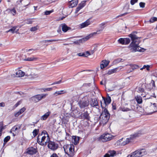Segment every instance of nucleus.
<instances>
[{
    "label": "nucleus",
    "instance_id": "obj_1",
    "mask_svg": "<svg viewBox=\"0 0 157 157\" xmlns=\"http://www.w3.org/2000/svg\"><path fill=\"white\" fill-rule=\"evenodd\" d=\"M135 32H133L129 35L132 42L129 45L128 47L130 50L132 52L139 51L144 52L145 49L139 47L138 44L140 42V37L135 34Z\"/></svg>",
    "mask_w": 157,
    "mask_h": 157
},
{
    "label": "nucleus",
    "instance_id": "obj_2",
    "mask_svg": "<svg viewBox=\"0 0 157 157\" xmlns=\"http://www.w3.org/2000/svg\"><path fill=\"white\" fill-rule=\"evenodd\" d=\"M49 137L47 132L44 131L41 134H39L37 136V142L41 145H46L47 143L49 141Z\"/></svg>",
    "mask_w": 157,
    "mask_h": 157
},
{
    "label": "nucleus",
    "instance_id": "obj_3",
    "mask_svg": "<svg viewBox=\"0 0 157 157\" xmlns=\"http://www.w3.org/2000/svg\"><path fill=\"white\" fill-rule=\"evenodd\" d=\"M140 134V133H136L132 135H131L130 138H127L126 140L122 138L118 140L116 142L117 144V145H125L128 144L130 141L131 140H133L134 138L139 136Z\"/></svg>",
    "mask_w": 157,
    "mask_h": 157
},
{
    "label": "nucleus",
    "instance_id": "obj_4",
    "mask_svg": "<svg viewBox=\"0 0 157 157\" xmlns=\"http://www.w3.org/2000/svg\"><path fill=\"white\" fill-rule=\"evenodd\" d=\"M110 117L109 114L107 109L105 108L102 111L100 116L101 121L100 123L103 125L106 124L108 122Z\"/></svg>",
    "mask_w": 157,
    "mask_h": 157
},
{
    "label": "nucleus",
    "instance_id": "obj_5",
    "mask_svg": "<svg viewBox=\"0 0 157 157\" xmlns=\"http://www.w3.org/2000/svg\"><path fill=\"white\" fill-rule=\"evenodd\" d=\"M74 146L72 144L64 145L63 148L65 153L68 156L72 157L74 155Z\"/></svg>",
    "mask_w": 157,
    "mask_h": 157
},
{
    "label": "nucleus",
    "instance_id": "obj_6",
    "mask_svg": "<svg viewBox=\"0 0 157 157\" xmlns=\"http://www.w3.org/2000/svg\"><path fill=\"white\" fill-rule=\"evenodd\" d=\"M147 154L145 150L142 149L140 150H137L128 155V157H141Z\"/></svg>",
    "mask_w": 157,
    "mask_h": 157
},
{
    "label": "nucleus",
    "instance_id": "obj_7",
    "mask_svg": "<svg viewBox=\"0 0 157 157\" xmlns=\"http://www.w3.org/2000/svg\"><path fill=\"white\" fill-rule=\"evenodd\" d=\"M78 104L80 108H85L89 106V100L88 98L85 97L82 98L81 100L78 101Z\"/></svg>",
    "mask_w": 157,
    "mask_h": 157
},
{
    "label": "nucleus",
    "instance_id": "obj_8",
    "mask_svg": "<svg viewBox=\"0 0 157 157\" xmlns=\"http://www.w3.org/2000/svg\"><path fill=\"white\" fill-rule=\"evenodd\" d=\"M113 136L112 135L109 134H104L102 135L99 137V140L103 142H105L111 140Z\"/></svg>",
    "mask_w": 157,
    "mask_h": 157
},
{
    "label": "nucleus",
    "instance_id": "obj_9",
    "mask_svg": "<svg viewBox=\"0 0 157 157\" xmlns=\"http://www.w3.org/2000/svg\"><path fill=\"white\" fill-rule=\"evenodd\" d=\"M48 95L47 94H42L36 95L31 98L32 100L35 102H37L42 99L45 98Z\"/></svg>",
    "mask_w": 157,
    "mask_h": 157
},
{
    "label": "nucleus",
    "instance_id": "obj_10",
    "mask_svg": "<svg viewBox=\"0 0 157 157\" xmlns=\"http://www.w3.org/2000/svg\"><path fill=\"white\" fill-rule=\"evenodd\" d=\"M48 146L49 149L53 151H55L59 147V146L58 144L54 142L49 141L48 142Z\"/></svg>",
    "mask_w": 157,
    "mask_h": 157
},
{
    "label": "nucleus",
    "instance_id": "obj_11",
    "mask_svg": "<svg viewBox=\"0 0 157 157\" xmlns=\"http://www.w3.org/2000/svg\"><path fill=\"white\" fill-rule=\"evenodd\" d=\"M79 117L81 119L86 120L87 121L90 120V119L89 114L87 111H85L84 113H82Z\"/></svg>",
    "mask_w": 157,
    "mask_h": 157
},
{
    "label": "nucleus",
    "instance_id": "obj_12",
    "mask_svg": "<svg viewBox=\"0 0 157 157\" xmlns=\"http://www.w3.org/2000/svg\"><path fill=\"white\" fill-rule=\"evenodd\" d=\"M37 152V148H35L33 147H29L27 149V153L30 155L35 154Z\"/></svg>",
    "mask_w": 157,
    "mask_h": 157
},
{
    "label": "nucleus",
    "instance_id": "obj_13",
    "mask_svg": "<svg viewBox=\"0 0 157 157\" xmlns=\"http://www.w3.org/2000/svg\"><path fill=\"white\" fill-rule=\"evenodd\" d=\"M116 155V152L114 150H109L108 152L106 154L104 157H113Z\"/></svg>",
    "mask_w": 157,
    "mask_h": 157
},
{
    "label": "nucleus",
    "instance_id": "obj_14",
    "mask_svg": "<svg viewBox=\"0 0 157 157\" xmlns=\"http://www.w3.org/2000/svg\"><path fill=\"white\" fill-rule=\"evenodd\" d=\"M89 104L92 107H95L98 105V103L97 99H92L89 102Z\"/></svg>",
    "mask_w": 157,
    "mask_h": 157
},
{
    "label": "nucleus",
    "instance_id": "obj_15",
    "mask_svg": "<svg viewBox=\"0 0 157 157\" xmlns=\"http://www.w3.org/2000/svg\"><path fill=\"white\" fill-rule=\"evenodd\" d=\"M109 62V61L105 59L102 60L100 64L101 69H102L107 67L108 65Z\"/></svg>",
    "mask_w": 157,
    "mask_h": 157
},
{
    "label": "nucleus",
    "instance_id": "obj_16",
    "mask_svg": "<svg viewBox=\"0 0 157 157\" xmlns=\"http://www.w3.org/2000/svg\"><path fill=\"white\" fill-rule=\"evenodd\" d=\"M150 109L153 111V112H155L157 111V105L155 103H151L150 105Z\"/></svg>",
    "mask_w": 157,
    "mask_h": 157
},
{
    "label": "nucleus",
    "instance_id": "obj_17",
    "mask_svg": "<svg viewBox=\"0 0 157 157\" xmlns=\"http://www.w3.org/2000/svg\"><path fill=\"white\" fill-rule=\"evenodd\" d=\"M91 23L90 20L88 19L86 20L85 22L81 24L80 27L81 28H85L90 25L91 24Z\"/></svg>",
    "mask_w": 157,
    "mask_h": 157
},
{
    "label": "nucleus",
    "instance_id": "obj_18",
    "mask_svg": "<svg viewBox=\"0 0 157 157\" xmlns=\"http://www.w3.org/2000/svg\"><path fill=\"white\" fill-rule=\"evenodd\" d=\"M51 114V112L50 111H49L48 112L41 117L40 119L42 120H46Z\"/></svg>",
    "mask_w": 157,
    "mask_h": 157
},
{
    "label": "nucleus",
    "instance_id": "obj_19",
    "mask_svg": "<svg viewBox=\"0 0 157 157\" xmlns=\"http://www.w3.org/2000/svg\"><path fill=\"white\" fill-rule=\"evenodd\" d=\"M103 99L104 101V105H106L109 104L111 102V99L110 97L109 96L107 97L106 99H105L104 97H103Z\"/></svg>",
    "mask_w": 157,
    "mask_h": 157
},
{
    "label": "nucleus",
    "instance_id": "obj_20",
    "mask_svg": "<svg viewBox=\"0 0 157 157\" xmlns=\"http://www.w3.org/2000/svg\"><path fill=\"white\" fill-rule=\"evenodd\" d=\"M78 3V0H72L70 2V6L73 8L76 6Z\"/></svg>",
    "mask_w": 157,
    "mask_h": 157
},
{
    "label": "nucleus",
    "instance_id": "obj_21",
    "mask_svg": "<svg viewBox=\"0 0 157 157\" xmlns=\"http://www.w3.org/2000/svg\"><path fill=\"white\" fill-rule=\"evenodd\" d=\"M25 75V73L21 70H18L16 73V76L17 77H22Z\"/></svg>",
    "mask_w": 157,
    "mask_h": 157
},
{
    "label": "nucleus",
    "instance_id": "obj_22",
    "mask_svg": "<svg viewBox=\"0 0 157 157\" xmlns=\"http://www.w3.org/2000/svg\"><path fill=\"white\" fill-rule=\"evenodd\" d=\"M70 29V28L67 26L65 24H62V31L63 32H66L68 30Z\"/></svg>",
    "mask_w": 157,
    "mask_h": 157
},
{
    "label": "nucleus",
    "instance_id": "obj_23",
    "mask_svg": "<svg viewBox=\"0 0 157 157\" xmlns=\"http://www.w3.org/2000/svg\"><path fill=\"white\" fill-rule=\"evenodd\" d=\"M90 36H90V35H89V36H86V37H85L84 38H82L80 40H78V42L80 43H83L84 42H85V41H86V40H88L90 38Z\"/></svg>",
    "mask_w": 157,
    "mask_h": 157
},
{
    "label": "nucleus",
    "instance_id": "obj_24",
    "mask_svg": "<svg viewBox=\"0 0 157 157\" xmlns=\"http://www.w3.org/2000/svg\"><path fill=\"white\" fill-rule=\"evenodd\" d=\"M137 105L135 103L132 104L131 105V108L129 109L131 110H133L134 111H136V109L137 108Z\"/></svg>",
    "mask_w": 157,
    "mask_h": 157
},
{
    "label": "nucleus",
    "instance_id": "obj_25",
    "mask_svg": "<svg viewBox=\"0 0 157 157\" xmlns=\"http://www.w3.org/2000/svg\"><path fill=\"white\" fill-rule=\"evenodd\" d=\"M66 93V91H64V90H61L60 91H56L54 94V95L56 96L58 95H60Z\"/></svg>",
    "mask_w": 157,
    "mask_h": 157
},
{
    "label": "nucleus",
    "instance_id": "obj_26",
    "mask_svg": "<svg viewBox=\"0 0 157 157\" xmlns=\"http://www.w3.org/2000/svg\"><path fill=\"white\" fill-rule=\"evenodd\" d=\"M21 125H17L16 126H14L12 129V130L14 132L20 129L21 128Z\"/></svg>",
    "mask_w": 157,
    "mask_h": 157
},
{
    "label": "nucleus",
    "instance_id": "obj_27",
    "mask_svg": "<svg viewBox=\"0 0 157 157\" xmlns=\"http://www.w3.org/2000/svg\"><path fill=\"white\" fill-rule=\"evenodd\" d=\"M137 89L138 90L137 91L139 92H143L144 90L143 87V85L141 84H140L139 86L137 87Z\"/></svg>",
    "mask_w": 157,
    "mask_h": 157
},
{
    "label": "nucleus",
    "instance_id": "obj_28",
    "mask_svg": "<svg viewBox=\"0 0 157 157\" xmlns=\"http://www.w3.org/2000/svg\"><path fill=\"white\" fill-rule=\"evenodd\" d=\"M136 99L138 103L141 104L142 103V100L141 97L140 96H137L136 97Z\"/></svg>",
    "mask_w": 157,
    "mask_h": 157
},
{
    "label": "nucleus",
    "instance_id": "obj_29",
    "mask_svg": "<svg viewBox=\"0 0 157 157\" xmlns=\"http://www.w3.org/2000/svg\"><path fill=\"white\" fill-rule=\"evenodd\" d=\"M38 59L37 57H34L28 58L25 59V60L28 61H36Z\"/></svg>",
    "mask_w": 157,
    "mask_h": 157
},
{
    "label": "nucleus",
    "instance_id": "obj_30",
    "mask_svg": "<svg viewBox=\"0 0 157 157\" xmlns=\"http://www.w3.org/2000/svg\"><path fill=\"white\" fill-rule=\"evenodd\" d=\"M129 65L132 70L139 68V67L136 64H130Z\"/></svg>",
    "mask_w": 157,
    "mask_h": 157
},
{
    "label": "nucleus",
    "instance_id": "obj_31",
    "mask_svg": "<svg viewBox=\"0 0 157 157\" xmlns=\"http://www.w3.org/2000/svg\"><path fill=\"white\" fill-rule=\"evenodd\" d=\"M117 70V68H114L113 69H112L110 71H109L108 72L107 74L108 75H111L112 74H113L114 73L116 72Z\"/></svg>",
    "mask_w": 157,
    "mask_h": 157
},
{
    "label": "nucleus",
    "instance_id": "obj_32",
    "mask_svg": "<svg viewBox=\"0 0 157 157\" xmlns=\"http://www.w3.org/2000/svg\"><path fill=\"white\" fill-rule=\"evenodd\" d=\"M39 132V129H34L33 132V135L34 137L36 136L38 134Z\"/></svg>",
    "mask_w": 157,
    "mask_h": 157
},
{
    "label": "nucleus",
    "instance_id": "obj_33",
    "mask_svg": "<svg viewBox=\"0 0 157 157\" xmlns=\"http://www.w3.org/2000/svg\"><path fill=\"white\" fill-rule=\"evenodd\" d=\"M124 44H128L130 42V39L129 38H124Z\"/></svg>",
    "mask_w": 157,
    "mask_h": 157
},
{
    "label": "nucleus",
    "instance_id": "obj_34",
    "mask_svg": "<svg viewBox=\"0 0 157 157\" xmlns=\"http://www.w3.org/2000/svg\"><path fill=\"white\" fill-rule=\"evenodd\" d=\"M149 85L151 86L150 89H152L153 87H155V81L153 80H152L151 82L149 83Z\"/></svg>",
    "mask_w": 157,
    "mask_h": 157
},
{
    "label": "nucleus",
    "instance_id": "obj_35",
    "mask_svg": "<svg viewBox=\"0 0 157 157\" xmlns=\"http://www.w3.org/2000/svg\"><path fill=\"white\" fill-rule=\"evenodd\" d=\"M63 40L61 39H57V40H45L44 41V42L46 43L47 42H52L55 41H57L59 40Z\"/></svg>",
    "mask_w": 157,
    "mask_h": 157
},
{
    "label": "nucleus",
    "instance_id": "obj_36",
    "mask_svg": "<svg viewBox=\"0 0 157 157\" xmlns=\"http://www.w3.org/2000/svg\"><path fill=\"white\" fill-rule=\"evenodd\" d=\"M118 41L120 43L122 44H124L125 43L124 41V38H120L118 40Z\"/></svg>",
    "mask_w": 157,
    "mask_h": 157
},
{
    "label": "nucleus",
    "instance_id": "obj_37",
    "mask_svg": "<svg viewBox=\"0 0 157 157\" xmlns=\"http://www.w3.org/2000/svg\"><path fill=\"white\" fill-rule=\"evenodd\" d=\"M74 139V141L75 142V144H77L78 143L79 139V138L78 137H77L76 136H75Z\"/></svg>",
    "mask_w": 157,
    "mask_h": 157
},
{
    "label": "nucleus",
    "instance_id": "obj_38",
    "mask_svg": "<svg viewBox=\"0 0 157 157\" xmlns=\"http://www.w3.org/2000/svg\"><path fill=\"white\" fill-rule=\"evenodd\" d=\"M157 21V18L155 17H152L150 20L149 21L151 23H153Z\"/></svg>",
    "mask_w": 157,
    "mask_h": 157
},
{
    "label": "nucleus",
    "instance_id": "obj_39",
    "mask_svg": "<svg viewBox=\"0 0 157 157\" xmlns=\"http://www.w3.org/2000/svg\"><path fill=\"white\" fill-rule=\"evenodd\" d=\"M10 136H7L6 137L4 140V141L5 144L6 143H7L10 139Z\"/></svg>",
    "mask_w": 157,
    "mask_h": 157
},
{
    "label": "nucleus",
    "instance_id": "obj_40",
    "mask_svg": "<svg viewBox=\"0 0 157 157\" xmlns=\"http://www.w3.org/2000/svg\"><path fill=\"white\" fill-rule=\"evenodd\" d=\"M38 29V26H36L32 27L30 29V31H31L33 32V31H35L36 30H37Z\"/></svg>",
    "mask_w": 157,
    "mask_h": 157
},
{
    "label": "nucleus",
    "instance_id": "obj_41",
    "mask_svg": "<svg viewBox=\"0 0 157 157\" xmlns=\"http://www.w3.org/2000/svg\"><path fill=\"white\" fill-rule=\"evenodd\" d=\"M105 25V23H102L99 25V27L101 31L102 30L104 29Z\"/></svg>",
    "mask_w": 157,
    "mask_h": 157
},
{
    "label": "nucleus",
    "instance_id": "obj_42",
    "mask_svg": "<svg viewBox=\"0 0 157 157\" xmlns=\"http://www.w3.org/2000/svg\"><path fill=\"white\" fill-rule=\"evenodd\" d=\"M16 28V27H13L11 29H9L8 32H11L12 33H13L14 32L15 29Z\"/></svg>",
    "mask_w": 157,
    "mask_h": 157
},
{
    "label": "nucleus",
    "instance_id": "obj_43",
    "mask_svg": "<svg viewBox=\"0 0 157 157\" xmlns=\"http://www.w3.org/2000/svg\"><path fill=\"white\" fill-rule=\"evenodd\" d=\"M53 12V10H52L50 11H46L44 12V14L46 15H49Z\"/></svg>",
    "mask_w": 157,
    "mask_h": 157
},
{
    "label": "nucleus",
    "instance_id": "obj_44",
    "mask_svg": "<svg viewBox=\"0 0 157 157\" xmlns=\"http://www.w3.org/2000/svg\"><path fill=\"white\" fill-rule=\"evenodd\" d=\"M3 124L2 122H0V132H1L3 129H4V128L3 127Z\"/></svg>",
    "mask_w": 157,
    "mask_h": 157
},
{
    "label": "nucleus",
    "instance_id": "obj_45",
    "mask_svg": "<svg viewBox=\"0 0 157 157\" xmlns=\"http://www.w3.org/2000/svg\"><path fill=\"white\" fill-rule=\"evenodd\" d=\"M17 13V11L15 10V8H13L12 9V11L11 12V14H12L13 15H15Z\"/></svg>",
    "mask_w": 157,
    "mask_h": 157
},
{
    "label": "nucleus",
    "instance_id": "obj_46",
    "mask_svg": "<svg viewBox=\"0 0 157 157\" xmlns=\"http://www.w3.org/2000/svg\"><path fill=\"white\" fill-rule=\"evenodd\" d=\"M122 110L123 111H127L130 110L129 108H122Z\"/></svg>",
    "mask_w": 157,
    "mask_h": 157
},
{
    "label": "nucleus",
    "instance_id": "obj_47",
    "mask_svg": "<svg viewBox=\"0 0 157 157\" xmlns=\"http://www.w3.org/2000/svg\"><path fill=\"white\" fill-rule=\"evenodd\" d=\"M77 55L79 56L85 57V55H84V53H77Z\"/></svg>",
    "mask_w": 157,
    "mask_h": 157
},
{
    "label": "nucleus",
    "instance_id": "obj_48",
    "mask_svg": "<svg viewBox=\"0 0 157 157\" xmlns=\"http://www.w3.org/2000/svg\"><path fill=\"white\" fill-rule=\"evenodd\" d=\"M26 110V108L24 107L22 108L19 111V112L21 114Z\"/></svg>",
    "mask_w": 157,
    "mask_h": 157
},
{
    "label": "nucleus",
    "instance_id": "obj_49",
    "mask_svg": "<svg viewBox=\"0 0 157 157\" xmlns=\"http://www.w3.org/2000/svg\"><path fill=\"white\" fill-rule=\"evenodd\" d=\"M139 5L141 7L143 8L145 6V3L144 2H141L140 3Z\"/></svg>",
    "mask_w": 157,
    "mask_h": 157
},
{
    "label": "nucleus",
    "instance_id": "obj_50",
    "mask_svg": "<svg viewBox=\"0 0 157 157\" xmlns=\"http://www.w3.org/2000/svg\"><path fill=\"white\" fill-rule=\"evenodd\" d=\"M91 54L89 52V51H86L85 53H84V55H85V57H87L88 56L91 55Z\"/></svg>",
    "mask_w": 157,
    "mask_h": 157
},
{
    "label": "nucleus",
    "instance_id": "obj_51",
    "mask_svg": "<svg viewBox=\"0 0 157 157\" xmlns=\"http://www.w3.org/2000/svg\"><path fill=\"white\" fill-rule=\"evenodd\" d=\"M138 0H131L130 2L132 5H133Z\"/></svg>",
    "mask_w": 157,
    "mask_h": 157
},
{
    "label": "nucleus",
    "instance_id": "obj_52",
    "mask_svg": "<svg viewBox=\"0 0 157 157\" xmlns=\"http://www.w3.org/2000/svg\"><path fill=\"white\" fill-rule=\"evenodd\" d=\"M12 11V9H8L6 10L5 12L7 13H11V12Z\"/></svg>",
    "mask_w": 157,
    "mask_h": 157
},
{
    "label": "nucleus",
    "instance_id": "obj_53",
    "mask_svg": "<svg viewBox=\"0 0 157 157\" xmlns=\"http://www.w3.org/2000/svg\"><path fill=\"white\" fill-rule=\"evenodd\" d=\"M21 114V113H20L19 111L17 112V113H15L14 114V116L15 117H18Z\"/></svg>",
    "mask_w": 157,
    "mask_h": 157
},
{
    "label": "nucleus",
    "instance_id": "obj_54",
    "mask_svg": "<svg viewBox=\"0 0 157 157\" xmlns=\"http://www.w3.org/2000/svg\"><path fill=\"white\" fill-rule=\"evenodd\" d=\"M50 157H58V156L56 153H54L51 155Z\"/></svg>",
    "mask_w": 157,
    "mask_h": 157
},
{
    "label": "nucleus",
    "instance_id": "obj_55",
    "mask_svg": "<svg viewBox=\"0 0 157 157\" xmlns=\"http://www.w3.org/2000/svg\"><path fill=\"white\" fill-rule=\"evenodd\" d=\"M21 103V101H19L18 102H17L15 105L14 106L16 107H17L18 105H19Z\"/></svg>",
    "mask_w": 157,
    "mask_h": 157
},
{
    "label": "nucleus",
    "instance_id": "obj_56",
    "mask_svg": "<svg viewBox=\"0 0 157 157\" xmlns=\"http://www.w3.org/2000/svg\"><path fill=\"white\" fill-rule=\"evenodd\" d=\"M61 82V80H59V81H57L54 83H53L52 85H54V84H59Z\"/></svg>",
    "mask_w": 157,
    "mask_h": 157
},
{
    "label": "nucleus",
    "instance_id": "obj_57",
    "mask_svg": "<svg viewBox=\"0 0 157 157\" xmlns=\"http://www.w3.org/2000/svg\"><path fill=\"white\" fill-rule=\"evenodd\" d=\"M0 106L2 107H4L5 106V103L3 102L0 103Z\"/></svg>",
    "mask_w": 157,
    "mask_h": 157
},
{
    "label": "nucleus",
    "instance_id": "obj_58",
    "mask_svg": "<svg viewBox=\"0 0 157 157\" xmlns=\"http://www.w3.org/2000/svg\"><path fill=\"white\" fill-rule=\"evenodd\" d=\"M26 51L27 52H30L31 51H34V49L33 48L30 49H26Z\"/></svg>",
    "mask_w": 157,
    "mask_h": 157
},
{
    "label": "nucleus",
    "instance_id": "obj_59",
    "mask_svg": "<svg viewBox=\"0 0 157 157\" xmlns=\"http://www.w3.org/2000/svg\"><path fill=\"white\" fill-rule=\"evenodd\" d=\"M52 88H47L46 89H45V90H46V91H50L52 90Z\"/></svg>",
    "mask_w": 157,
    "mask_h": 157
},
{
    "label": "nucleus",
    "instance_id": "obj_60",
    "mask_svg": "<svg viewBox=\"0 0 157 157\" xmlns=\"http://www.w3.org/2000/svg\"><path fill=\"white\" fill-rule=\"evenodd\" d=\"M112 107L113 109H116V108L115 105H114L113 104H112Z\"/></svg>",
    "mask_w": 157,
    "mask_h": 157
},
{
    "label": "nucleus",
    "instance_id": "obj_61",
    "mask_svg": "<svg viewBox=\"0 0 157 157\" xmlns=\"http://www.w3.org/2000/svg\"><path fill=\"white\" fill-rule=\"evenodd\" d=\"M80 9L79 8H78V7L77 8L76 11H75V13H77L80 10Z\"/></svg>",
    "mask_w": 157,
    "mask_h": 157
},
{
    "label": "nucleus",
    "instance_id": "obj_62",
    "mask_svg": "<svg viewBox=\"0 0 157 157\" xmlns=\"http://www.w3.org/2000/svg\"><path fill=\"white\" fill-rule=\"evenodd\" d=\"M149 67L150 66L148 65H147V67H146V69L147 71H149Z\"/></svg>",
    "mask_w": 157,
    "mask_h": 157
},
{
    "label": "nucleus",
    "instance_id": "obj_63",
    "mask_svg": "<svg viewBox=\"0 0 157 157\" xmlns=\"http://www.w3.org/2000/svg\"><path fill=\"white\" fill-rule=\"evenodd\" d=\"M126 14V13H124V14H121V15H119L118 16H117V17H121V16H124V15H125Z\"/></svg>",
    "mask_w": 157,
    "mask_h": 157
},
{
    "label": "nucleus",
    "instance_id": "obj_64",
    "mask_svg": "<svg viewBox=\"0 0 157 157\" xmlns=\"http://www.w3.org/2000/svg\"><path fill=\"white\" fill-rule=\"evenodd\" d=\"M84 6H78V8H79V9H80V10Z\"/></svg>",
    "mask_w": 157,
    "mask_h": 157
}]
</instances>
